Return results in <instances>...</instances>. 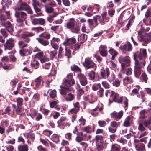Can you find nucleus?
I'll list each match as a JSON object with an SVG mask.
<instances>
[{"label":"nucleus","mask_w":151,"mask_h":151,"mask_svg":"<svg viewBox=\"0 0 151 151\" xmlns=\"http://www.w3.org/2000/svg\"><path fill=\"white\" fill-rule=\"evenodd\" d=\"M133 56L135 61L137 60L145 62V60L147 57L146 50L140 49L139 51H138L134 54Z\"/></svg>","instance_id":"obj_1"},{"label":"nucleus","mask_w":151,"mask_h":151,"mask_svg":"<svg viewBox=\"0 0 151 151\" xmlns=\"http://www.w3.org/2000/svg\"><path fill=\"white\" fill-rule=\"evenodd\" d=\"M75 22L73 19H70L69 21L67 23L66 27L70 29L72 32L77 33L80 30V28L78 26L75 25Z\"/></svg>","instance_id":"obj_2"},{"label":"nucleus","mask_w":151,"mask_h":151,"mask_svg":"<svg viewBox=\"0 0 151 151\" xmlns=\"http://www.w3.org/2000/svg\"><path fill=\"white\" fill-rule=\"evenodd\" d=\"M113 101L118 104H124V107L125 108L128 106V99L125 96H119L118 94V96Z\"/></svg>","instance_id":"obj_3"},{"label":"nucleus","mask_w":151,"mask_h":151,"mask_svg":"<svg viewBox=\"0 0 151 151\" xmlns=\"http://www.w3.org/2000/svg\"><path fill=\"white\" fill-rule=\"evenodd\" d=\"M83 65L87 69L94 68V70L96 69V64L89 58H86L85 59V61L83 63Z\"/></svg>","instance_id":"obj_4"},{"label":"nucleus","mask_w":151,"mask_h":151,"mask_svg":"<svg viewBox=\"0 0 151 151\" xmlns=\"http://www.w3.org/2000/svg\"><path fill=\"white\" fill-rule=\"evenodd\" d=\"M145 62L144 61L141 62L139 61H136L135 62L134 73L137 75H139L141 73V68L145 66Z\"/></svg>","instance_id":"obj_5"},{"label":"nucleus","mask_w":151,"mask_h":151,"mask_svg":"<svg viewBox=\"0 0 151 151\" xmlns=\"http://www.w3.org/2000/svg\"><path fill=\"white\" fill-rule=\"evenodd\" d=\"M63 48L61 47L60 46L59 47V49L58 51V57L59 58H62L64 56V55L67 56L68 59L71 57V52L69 49H67L66 47L65 48V53L64 55L63 54Z\"/></svg>","instance_id":"obj_6"},{"label":"nucleus","mask_w":151,"mask_h":151,"mask_svg":"<svg viewBox=\"0 0 151 151\" xmlns=\"http://www.w3.org/2000/svg\"><path fill=\"white\" fill-rule=\"evenodd\" d=\"M32 48L29 47L27 48H22L19 50L20 55L22 57L30 55L32 52Z\"/></svg>","instance_id":"obj_7"},{"label":"nucleus","mask_w":151,"mask_h":151,"mask_svg":"<svg viewBox=\"0 0 151 151\" xmlns=\"http://www.w3.org/2000/svg\"><path fill=\"white\" fill-rule=\"evenodd\" d=\"M35 35V33L32 32H26L22 35V37L24 39V41L27 43H29L31 39L29 37H32Z\"/></svg>","instance_id":"obj_8"},{"label":"nucleus","mask_w":151,"mask_h":151,"mask_svg":"<svg viewBox=\"0 0 151 151\" xmlns=\"http://www.w3.org/2000/svg\"><path fill=\"white\" fill-rule=\"evenodd\" d=\"M14 39L11 38L7 40L6 44L4 45L5 49H12L14 46Z\"/></svg>","instance_id":"obj_9"},{"label":"nucleus","mask_w":151,"mask_h":151,"mask_svg":"<svg viewBox=\"0 0 151 151\" xmlns=\"http://www.w3.org/2000/svg\"><path fill=\"white\" fill-rule=\"evenodd\" d=\"M60 89L59 91L60 94L64 97H65L67 93L71 91V88L69 87L65 86L63 83L62 85L60 86Z\"/></svg>","instance_id":"obj_10"},{"label":"nucleus","mask_w":151,"mask_h":151,"mask_svg":"<svg viewBox=\"0 0 151 151\" xmlns=\"http://www.w3.org/2000/svg\"><path fill=\"white\" fill-rule=\"evenodd\" d=\"M123 112L121 111L119 112L114 111L111 114V118L116 121H119L122 117Z\"/></svg>","instance_id":"obj_11"},{"label":"nucleus","mask_w":151,"mask_h":151,"mask_svg":"<svg viewBox=\"0 0 151 151\" xmlns=\"http://www.w3.org/2000/svg\"><path fill=\"white\" fill-rule=\"evenodd\" d=\"M29 6L27 3L22 2V0H19L18 4L17 9L19 11H25Z\"/></svg>","instance_id":"obj_12"},{"label":"nucleus","mask_w":151,"mask_h":151,"mask_svg":"<svg viewBox=\"0 0 151 151\" xmlns=\"http://www.w3.org/2000/svg\"><path fill=\"white\" fill-rule=\"evenodd\" d=\"M76 40L74 37L67 38L63 42V45L66 46H70L71 47L76 42Z\"/></svg>","instance_id":"obj_13"},{"label":"nucleus","mask_w":151,"mask_h":151,"mask_svg":"<svg viewBox=\"0 0 151 151\" xmlns=\"http://www.w3.org/2000/svg\"><path fill=\"white\" fill-rule=\"evenodd\" d=\"M109 75V70L108 68L103 69L101 70V78L106 79L108 78Z\"/></svg>","instance_id":"obj_14"},{"label":"nucleus","mask_w":151,"mask_h":151,"mask_svg":"<svg viewBox=\"0 0 151 151\" xmlns=\"http://www.w3.org/2000/svg\"><path fill=\"white\" fill-rule=\"evenodd\" d=\"M63 83L65 86L69 87L71 88V86L75 84V81L74 79H65L63 80Z\"/></svg>","instance_id":"obj_15"},{"label":"nucleus","mask_w":151,"mask_h":151,"mask_svg":"<svg viewBox=\"0 0 151 151\" xmlns=\"http://www.w3.org/2000/svg\"><path fill=\"white\" fill-rule=\"evenodd\" d=\"M121 47L122 50L128 52L131 51L132 49V47L131 44L128 42L121 46Z\"/></svg>","instance_id":"obj_16"},{"label":"nucleus","mask_w":151,"mask_h":151,"mask_svg":"<svg viewBox=\"0 0 151 151\" xmlns=\"http://www.w3.org/2000/svg\"><path fill=\"white\" fill-rule=\"evenodd\" d=\"M106 46L101 45L99 48V52L101 56L106 57L108 55V51L105 49Z\"/></svg>","instance_id":"obj_17"},{"label":"nucleus","mask_w":151,"mask_h":151,"mask_svg":"<svg viewBox=\"0 0 151 151\" xmlns=\"http://www.w3.org/2000/svg\"><path fill=\"white\" fill-rule=\"evenodd\" d=\"M16 17H19L22 18H27V14L22 11H16L15 13Z\"/></svg>","instance_id":"obj_18"},{"label":"nucleus","mask_w":151,"mask_h":151,"mask_svg":"<svg viewBox=\"0 0 151 151\" xmlns=\"http://www.w3.org/2000/svg\"><path fill=\"white\" fill-rule=\"evenodd\" d=\"M3 24L5 27L6 30L9 32H11L13 31V26L9 21H7Z\"/></svg>","instance_id":"obj_19"},{"label":"nucleus","mask_w":151,"mask_h":151,"mask_svg":"<svg viewBox=\"0 0 151 151\" xmlns=\"http://www.w3.org/2000/svg\"><path fill=\"white\" fill-rule=\"evenodd\" d=\"M35 86L37 88H40L43 85V81L41 76H39L36 78L35 81Z\"/></svg>","instance_id":"obj_20"},{"label":"nucleus","mask_w":151,"mask_h":151,"mask_svg":"<svg viewBox=\"0 0 151 151\" xmlns=\"http://www.w3.org/2000/svg\"><path fill=\"white\" fill-rule=\"evenodd\" d=\"M95 125H93L92 127L90 126H87L83 129V131L86 132L87 133H90L94 131Z\"/></svg>","instance_id":"obj_21"},{"label":"nucleus","mask_w":151,"mask_h":151,"mask_svg":"<svg viewBox=\"0 0 151 151\" xmlns=\"http://www.w3.org/2000/svg\"><path fill=\"white\" fill-rule=\"evenodd\" d=\"M18 151H28L29 150L28 146L27 145H20L18 146Z\"/></svg>","instance_id":"obj_22"},{"label":"nucleus","mask_w":151,"mask_h":151,"mask_svg":"<svg viewBox=\"0 0 151 151\" xmlns=\"http://www.w3.org/2000/svg\"><path fill=\"white\" fill-rule=\"evenodd\" d=\"M118 60L120 63H130V60L128 56L121 57Z\"/></svg>","instance_id":"obj_23"},{"label":"nucleus","mask_w":151,"mask_h":151,"mask_svg":"<svg viewBox=\"0 0 151 151\" xmlns=\"http://www.w3.org/2000/svg\"><path fill=\"white\" fill-rule=\"evenodd\" d=\"M37 40L43 46H46L49 44V42L48 40H45L43 38H37Z\"/></svg>","instance_id":"obj_24"},{"label":"nucleus","mask_w":151,"mask_h":151,"mask_svg":"<svg viewBox=\"0 0 151 151\" xmlns=\"http://www.w3.org/2000/svg\"><path fill=\"white\" fill-rule=\"evenodd\" d=\"M121 147L117 144H113L111 146V149L110 151H120Z\"/></svg>","instance_id":"obj_25"},{"label":"nucleus","mask_w":151,"mask_h":151,"mask_svg":"<svg viewBox=\"0 0 151 151\" xmlns=\"http://www.w3.org/2000/svg\"><path fill=\"white\" fill-rule=\"evenodd\" d=\"M121 66L122 67L121 70L123 74L125 73V72L127 67L130 65V63H122Z\"/></svg>","instance_id":"obj_26"},{"label":"nucleus","mask_w":151,"mask_h":151,"mask_svg":"<svg viewBox=\"0 0 151 151\" xmlns=\"http://www.w3.org/2000/svg\"><path fill=\"white\" fill-rule=\"evenodd\" d=\"M147 113V111L145 109H143L141 110L140 112V119H144L147 118V116L146 115Z\"/></svg>","instance_id":"obj_27"},{"label":"nucleus","mask_w":151,"mask_h":151,"mask_svg":"<svg viewBox=\"0 0 151 151\" xmlns=\"http://www.w3.org/2000/svg\"><path fill=\"white\" fill-rule=\"evenodd\" d=\"M51 139L55 143H57L59 141V136L56 134H53L51 137Z\"/></svg>","instance_id":"obj_28"},{"label":"nucleus","mask_w":151,"mask_h":151,"mask_svg":"<svg viewBox=\"0 0 151 151\" xmlns=\"http://www.w3.org/2000/svg\"><path fill=\"white\" fill-rule=\"evenodd\" d=\"M68 97H66L65 98L66 101H73L75 98V96L70 93L68 94Z\"/></svg>","instance_id":"obj_29"},{"label":"nucleus","mask_w":151,"mask_h":151,"mask_svg":"<svg viewBox=\"0 0 151 151\" xmlns=\"http://www.w3.org/2000/svg\"><path fill=\"white\" fill-rule=\"evenodd\" d=\"M66 120V118L65 117H61L57 122V123L58 124V127H60L61 126H63L64 124L63 122L65 121Z\"/></svg>","instance_id":"obj_30"},{"label":"nucleus","mask_w":151,"mask_h":151,"mask_svg":"<svg viewBox=\"0 0 151 151\" xmlns=\"http://www.w3.org/2000/svg\"><path fill=\"white\" fill-rule=\"evenodd\" d=\"M130 118L129 116H127L125 119L123 124V125L124 127H128L130 126Z\"/></svg>","instance_id":"obj_31"},{"label":"nucleus","mask_w":151,"mask_h":151,"mask_svg":"<svg viewBox=\"0 0 151 151\" xmlns=\"http://www.w3.org/2000/svg\"><path fill=\"white\" fill-rule=\"evenodd\" d=\"M40 110L45 116L47 115L50 112L49 110L43 108L42 106H41L40 108Z\"/></svg>","instance_id":"obj_32"},{"label":"nucleus","mask_w":151,"mask_h":151,"mask_svg":"<svg viewBox=\"0 0 151 151\" xmlns=\"http://www.w3.org/2000/svg\"><path fill=\"white\" fill-rule=\"evenodd\" d=\"M86 35L84 34H82L80 35L79 37L78 38V41L79 42V39L80 40V42H79L80 44L83 43L86 40L85 39V37Z\"/></svg>","instance_id":"obj_33"},{"label":"nucleus","mask_w":151,"mask_h":151,"mask_svg":"<svg viewBox=\"0 0 151 151\" xmlns=\"http://www.w3.org/2000/svg\"><path fill=\"white\" fill-rule=\"evenodd\" d=\"M144 126L147 127L151 125V116H150L149 119L147 120H145L143 122Z\"/></svg>","instance_id":"obj_34"},{"label":"nucleus","mask_w":151,"mask_h":151,"mask_svg":"<svg viewBox=\"0 0 151 151\" xmlns=\"http://www.w3.org/2000/svg\"><path fill=\"white\" fill-rule=\"evenodd\" d=\"M123 81L126 83H131L133 82V80L131 77L127 76L123 79Z\"/></svg>","instance_id":"obj_35"},{"label":"nucleus","mask_w":151,"mask_h":151,"mask_svg":"<svg viewBox=\"0 0 151 151\" xmlns=\"http://www.w3.org/2000/svg\"><path fill=\"white\" fill-rule=\"evenodd\" d=\"M71 70L72 71L76 72H81V69L77 66L75 65H72L71 66Z\"/></svg>","instance_id":"obj_36"},{"label":"nucleus","mask_w":151,"mask_h":151,"mask_svg":"<svg viewBox=\"0 0 151 151\" xmlns=\"http://www.w3.org/2000/svg\"><path fill=\"white\" fill-rule=\"evenodd\" d=\"M5 110L6 111V113L9 115L13 116L14 114V113L13 111L11 112V108L9 106L7 107L5 109Z\"/></svg>","instance_id":"obj_37"},{"label":"nucleus","mask_w":151,"mask_h":151,"mask_svg":"<svg viewBox=\"0 0 151 151\" xmlns=\"http://www.w3.org/2000/svg\"><path fill=\"white\" fill-rule=\"evenodd\" d=\"M88 75L90 79L93 80L95 78V72L93 71H91L88 73Z\"/></svg>","instance_id":"obj_38"},{"label":"nucleus","mask_w":151,"mask_h":151,"mask_svg":"<svg viewBox=\"0 0 151 151\" xmlns=\"http://www.w3.org/2000/svg\"><path fill=\"white\" fill-rule=\"evenodd\" d=\"M147 37L145 38V42L148 43L151 42V32L146 34Z\"/></svg>","instance_id":"obj_39"},{"label":"nucleus","mask_w":151,"mask_h":151,"mask_svg":"<svg viewBox=\"0 0 151 151\" xmlns=\"http://www.w3.org/2000/svg\"><path fill=\"white\" fill-rule=\"evenodd\" d=\"M120 124V123L119 122H117L115 121L111 122L110 123V125L113 128H117Z\"/></svg>","instance_id":"obj_40"},{"label":"nucleus","mask_w":151,"mask_h":151,"mask_svg":"<svg viewBox=\"0 0 151 151\" xmlns=\"http://www.w3.org/2000/svg\"><path fill=\"white\" fill-rule=\"evenodd\" d=\"M16 102L18 106H22L23 104V99L22 98L19 97L16 98Z\"/></svg>","instance_id":"obj_41"},{"label":"nucleus","mask_w":151,"mask_h":151,"mask_svg":"<svg viewBox=\"0 0 151 151\" xmlns=\"http://www.w3.org/2000/svg\"><path fill=\"white\" fill-rule=\"evenodd\" d=\"M141 78L143 81L147 83V81L148 80V78L147 75L145 73H143L141 76Z\"/></svg>","instance_id":"obj_42"},{"label":"nucleus","mask_w":151,"mask_h":151,"mask_svg":"<svg viewBox=\"0 0 151 151\" xmlns=\"http://www.w3.org/2000/svg\"><path fill=\"white\" fill-rule=\"evenodd\" d=\"M101 87V85L100 83L94 84L92 85V89L94 91H96Z\"/></svg>","instance_id":"obj_43"},{"label":"nucleus","mask_w":151,"mask_h":151,"mask_svg":"<svg viewBox=\"0 0 151 151\" xmlns=\"http://www.w3.org/2000/svg\"><path fill=\"white\" fill-rule=\"evenodd\" d=\"M104 90L101 87L97 92V95L100 97H102L104 96Z\"/></svg>","instance_id":"obj_44"},{"label":"nucleus","mask_w":151,"mask_h":151,"mask_svg":"<svg viewBox=\"0 0 151 151\" xmlns=\"http://www.w3.org/2000/svg\"><path fill=\"white\" fill-rule=\"evenodd\" d=\"M77 90V95L78 97L81 96L84 93V91L83 89V88H81Z\"/></svg>","instance_id":"obj_45"},{"label":"nucleus","mask_w":151,"mask_h":151,"mask_svg":"<svg viewBox=\"0 0 151 151\" xmlns=\"http://www.w3.org/2000/svg\"><path fill=\"white\" fill-rule=\"evenodd\" d=\"M9 123L8 121L6 120H3L1 121V125L3 127H6L9 125Z\"/></svg>","instance_id":"obj_46"},{"label":"nucleus","mask_w":151,"mask_h":151,"mask_svg":"<svg viewBox=\"0 0 151 151\" xmlns=\"http://www.w3.org/2000/svg\"><path fill=\"white\" fill-rule=\"evenodd\" d=\"M39 64V63L37 61H34L33 63H31V66L32 68H34L35 69H36L38 67V66Z\"/></svg>","instance_id":"obj_47"},{"label":"nucleus","mask_w":151,"mask_h":151,"mask_svg":"<svg viewBox=\"0 0 151 151\" xmlns=\"http://www.w3.org/2000/svg\"><path fill=\"white\" fill-rule=\"evenodd\" d=\"M49 95L52 98H54L57 96L56 91L55 90L51 91L49 93Z\"/></svg>","instance_id":"obj_48"},{"label":"nucleus","mask_w":151,"mask_h":151,"mask_svg":"<svg viewBox=\"0 0 151 151\" xmlns=\"http://www.w3.org/2000/svg\"><path fill=\"white\" fill-rule=\"evenodd\" d=\"M151 17V8H148L145 12V17L147 18Z\"/></svg>","instance_id":"obj_49"},{"label":"nucleus","mask_w":151,"mask_h":151,"mask_svg":"<svg viewBox=\"0 0 151 151\" xmlns=\"http://www.w3.org/2000/svg\"><path fill=\"white\" fill-rule=\"evenodd\" d=\"M101 84L106 89H109L110 88L109 84L106 81H104L102 82Z\"/></svg>","instance_id":"obj_50"},{"label":"nucleus","mask_w":151,"mask_h":151,"mask_svg":"<svg viewBox=\"0 0 151 151\" xmlns=\"http://www.w3.org/2000/svg\"><path fill=\"white\" fill-rule=\"evenodd\" d=\"M45 20L43 18H39L38 24L42 26L45 25Z\"/></svg>","instance_id":"obj_51"},{"label":"nucleus","mask_w":151,"mask_h":151,"mask_svg":"<svg viewBox=\"0 0 151 151\" xmlns=\"http://www.w3.org/2000/svg\"><path fill=\"white\" fill-rule=\"evenodd\" d=\"M97 108H95L91 110L90 111V113L93 116H96L98 115V113L96 111Z\"/></svg>","instance_id":"obj_52"},{"label":"nucleus","mask_w":151,"mask_h":151,"mask_svg":"<svg viewBox=\"0 0 151 151\" xmlns=\"http://www.w3.org/2000/svg\"><path fill=\"white\" fill-rule=\"evenodd\" d=\"M30 19L33 24L34 25L38 24L39 18H32L31 17Z\"/></svg>","instance_id":"obj_53"},{"label":"nucleus","mask_w":151,"mask_h":151,"mask_svg":"<svg viewBox=\"0 0 151 151\" xmlns=\"http://www.w3.org/2000/svg\"><path fill=\"white\" fill-rule=\"evenodd\" d=\"M57 51L56 50L51 51L50 53V58L53 59L54 57L57 55Z\"/></svg>","instance_id":"obj_54"},{"label":"nucleus","mask_w":151,"mask_h":151,"mask_svg":"<svg viewBox=\"0 0 151 151\" xmlns=\"http://www.w3.org/2000/svg\"><path fill=\"white\" fill-rule=\"evenodd\" d=\"M118 96V94L116 93L114 91H111L110 95V97L112 99L113 101L114 100V99H115L117 96Z\"/></svg>","instance_id":"obj_55"},{"label":"nucleus","mask_w":151,"mask_h":151,"mask_svg":"<svg viewBox=\"0 0 151 151\" xmlns=\"http://www.w3.org/2000/svg\"><path fill=\"white\" fill-rule=\"evenodd\" d=\"M109 52L111 55H117L118 53L114 49L111 48L108 51Z\"/></svg>","instance_id":"obj_56"},{"label":"nucleus","mask_w":151,"mask_h":151,"mask_svg":"<svg viewBox=\"0 0 151 151\" xmlns=\"http://www.w3.org/2000/svg\"><path fill=\"white\" fill-rule=\"evenodd\" d=\"M43 134L49 137L52 133V131L51 130H45L43 131Z\"/></svg>","instance_id":"obj_57"},{"label":"nucleus","mask_w":151,"mask_h":151,"mask_svg":"<svg viewBox=\"0 0 151 151\" xmlns=\"http://www.w3.org/2000/svg\"><path fill=\"white\" fill-rule=\"evenodd\" d=\"M88 24L90 28L91 29H93V26H95L93 19H89L88 20Z\"/></svg>","instance_id":"obj_58"},{"label":"nucleus","mask_w":151,"mask_h":151,"mask_svg":"<svg viewBox=\"0 0 151 151\" xmlns=\"http://www.w3.org/2000/svg\"><path fill=\"white\" fill-rule=\"evenodd\" d=\"M106 122L103 120H99L98 121V125L101 127H104L106 125Z\"/></svg>","instance_id":"obj_59"},{"label":"nucleus","mask_w":151,"mask_h":151,"mask_svg":"<svg viewBox=\"0 0 151 151\" xmlns=\"http://www.w3.org/2000/svg\"><path fill=\"white\" fill-rule=\"evenodd\" d=\"M80 45L78 44H74L73 45V46L71 47V48L73 50V53L75 51L77 50H78L80 48Z\"/></svg>","instance_id":"obj_60"},{"label":"nucleus","mask_w":151,"mask_h":151,"mask_svg":"<svg viewBox=\"0 0 151 151\" xmlns=\"http://www.w3.org/2000/svg\"><path fill=\"white\" fill-rule=\"evenodd\" d=\"M138 129L141 132L146 131L145 128L142 124L139 123L138 127Z\"/></svg>","instance_id":"obj_61"},{"label":"nucleus","mask_w":151,"mask_h":151,"mask_svg":"<svg viewBox=\"0 0 151 151\" xmlns=\"http://www.w3.org/2000/svg\"><path fill=\"white\" fill-rule=\"evenodd\" d=\"M81 85L83 86H86L87 84V81L86 78L79 81Z\"/></svg>","instance_id":"obj_62"},{"label":"nucleus","mask_w":151,"mask_h":151,"mask_svg":"<svg viewBox=\"0 0 151 151\" xmlns=\"http://www.w3.org/2000/svg\"><path fill=\"white\" fill-rule=\"evenodd\" d=\"M40 141L45 146L48 147L49 146V143L45 140L40 138Z\"/></svg>","instance_id":"obj_63"},{"label":"nucleus","mask_w":151,"mask_h":151,"mask_svg":"<svg viewBox=\"0 0 151 151\" xmlns=\"http://www.w3.org/2000/svg\"><path fill=\"white\" fill-rule=\"evenodd\" d=\"M137 147L140 151L144 150L145 149V145L143 144H139Z\"/></svg>","instance_id":"obj_64"}]
</instances>
